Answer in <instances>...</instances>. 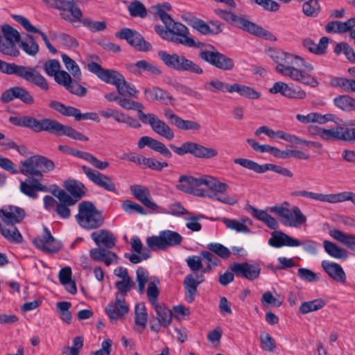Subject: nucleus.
<instances>
[{
    "label": "nucleus",
    "instance_id": "obj_1",
    "mask_svg": "<svg viewBox=\"0 0 355 355\" xmlns=\"http://www.w3.org/2000/svg\"><path fill=\"white\" fill-rule=\"evenodd\" d=\"M276 70L284 76L311 87L318 85V80L309 73L313 70L311 64L296 55L284 52L277 63Z\"/></svg>",
    "mask_w": 355,
    "mask_h": 355
},
{
    "label": "nucleus",
    "instance_id": "obj_2",
    "mask_svg": "<svg viewBox=\"0 0 355 355\" xmlns=\"http://www.w3.org/2000/svg\"><path fill=\"white\" fill-rule=\"evenodd\" d=\"M25 215V211L17 206L10 205L0 209V218L4 223H0V232L10 242H22L23 237L15 225L19 223Z\"/></svg>",
    "mask_w": 355,
    "mask_h": 355
},
{
    "label": "nucleus",
    "instance_id": "obj_3",
    "mask_svg": "<svg viewBox=\"0 0 355 355\" xmlns=\"http://www.w3.org/2000/svg\"><path fill=\"white\" fill-rule=\"evenodd\" d=\"M200 255L207 266L202 270L200 274L191 273L187 275L183 282L185 291L184 297L188 303L194 301L198 286L205 282L204 274L211 272L214 267L220 264V260L209 251H201Z\"/></svg>",
    "mask_w": 355,
    "mask_h": 355
},
{
    "label": "nucleus",
    "instance_id": "obj_4",
    "mask_svg": "<svg viewBox=\"0 0 355 355\" xmlns=\"http://www.w3.org/2000/svg\"><path fill=\"white\" fill-rule=\"evenodd\" d=\"M0 72L7 75H15L42 90L49 89L47 80L37 70L36 67L9 63L0 59Z\"/></svg>",
    "mask_w": 355,
    "mask_h": 355
},
{
    "label": "nucleus",
    "instance_id": "obj_5",
    "mask_svg": "<svg viewBox=\"0 0 355 355\" xmlns=\"http://www.w3.org/2000/svg\"><path fill=\"white\" fill-rule=\"evenodd\" d=\"M214 12L220 18L223 19L233 26L257 37H264L269 40H276V37L272 33L263 28L261 26H258L255 23L248 20L245 16L237 15L231 11L221 9H216Z\"/></svg>",
    "mask_w": 355,
    "mask_h": 355
},
{
    "label": "nucleus",
    "instance_id": "obj_6",
    "mask_svg": "<svg viewBox=\"0 0 355 355\" xmlns=\"http://www.w3.org/2000/svg\"><path fill=\"white\" fill-rule=\"evenodd\" d=\"M19 173L32 178L42 180L43 173H49L55 168L54 162L42 155H33L20 162Z\"/></svg>",
    "mask_w": 355,
    "mask_h": 355
},
{
    "label": "nucleus",
    "instance_id": "obj_7",
    "mask_svg": "<svg viewBox=\"0 0 355 355\" xmlns=\"http://www.w3.org/2000/svg\"><path fill=\"white\" fill-rule=\"evenodd\" d=\"M162 62L169 69L177 71H187L196 75L203 73L202 67L186 56L178 53H168L160 51L157 53Z\"/></svg>",
    "mask_w": 355,
    "mask_h": 355
},
{
    "label": "nucleus",
    "instance_id": "obj_8",
    "mask_svg": "<svg viewBox=\"0 0 355 355\" xmlns=\"http://www.w3.org/2000/svg\"><path fill=\"white\" fill-rule=\"evenodd\" d=\"M78 223L84 229L94 230L104 223L102 212L89 201H83L78 205V213L76 216Z\"/></svg>",
    "mask_w": 355,
    "mask_h": 355
},
{
    "label": "nucleus",
    "instance_id": "obj_9",
    "mask_svg": "<svg viewBox=\"0 0 355 355\" xmlns=\"http://www.w3.org/2000/svg\"><path fill=\"white\" fill-rule=\"evenodd\" d=\"M166 28L160 25L155 26V32L164 40L174 44L193 45V38L188 37L189 29L180 22H172L164 24Z\"/></svg>",
    "mask_w": 355,
    "mask_h": 355
},
{
    "label": "nucleus",
    "instance_id": "obj_10",
    "mask_svg": "<svg viewBox=\"0 0 355 355\" xmlns=\"http://www.w3.org/2000/svg\"><path fill=\"white\" fill-rule=\"evenodd\" d=\"M169 147L178 155L182 156L189 153L198 159H210L218 155L216 148L192 141L184 142L179 147L170 144Z\"/></svg>",
    "mask_w": 355,
    "mask_h": 355
},
{
    "label": "nucleus",
    "instance_id": "obj_11",
    "mask_svg": "<svg viewBox=\"0 0 355 355\" xmlns=\"http://www.w3.org/2000/svg\"><path fill=\"white\" fill-rule=\"evenodd\" d=\"M182 236L177 232L163 230L158 236H152L146 239V244L150 250L156 251L165 250L170 247L178 246L182 242Z\"/></svg>",
    "mask_w": 355,
    "mask_h": 355
},
{
    "label": "nucleus",
    "instance_id": "obj_12",
    "mask_svg": "<svg viewBox=\"0 0 355 355\" xmlns=\"http://www.w3.org/2000/svg\"><path fill=\"white\" fill-rule=\"evenodd\" d=\"M270 211L279 217L281 223L285 226L300 227L306 222V216L297 206H293L291 209L274 206L270 207Z\"/></svg>",
    "mask_w": 355,
    "mask_h": 355
},
{
    "label": "nucleus",
    "instance_id": "obj_13",
    "mask_svg": "<svg viewBox=\"0 0 355 355\" xmlns=\"http://www.w3.org/2000/svg\"><path fill=\"white\" fill-rule=\"evenodd\" d=\"M211 51H204L198 54V58L217 69L223 71H231L234 67V60L221 53L213 45H209Z\"/></svg>",
    "mask_w": 355,
    "mask_h": 355
},
{
    "label": "nucleus",
    "instance_id": "obj_14",
    "mask_svg": "<svg viewBox=\"0 0 355 355\" xmlns=\"http://www.w3.org/2000/svg\"><path fill=\"white\" fill-rule=\"evenodd\" d=\"M234 162L257 173H263L268 171H272L288 178H292L293 176V173L288 168L273 164H265L260 165L252 160L245 158L234 159Z\"/></svg>",
    "mask_w": 355,
    "mask_h": 355
},
{
    "label": "nucleus",
    "instance_id": "obj_15",
    "mask_svg": "<svg viewBox=\"0 0 355 355\" xmlns=\"http://www.w3.org/2000/svg\"><path fill=\"white\" fill-rule=\"evenodd\" d=\"M178 182L180 184L175 187L177 189L197 197H205L206 196L205 191L200 187L204 185L205 175L194 178L183 175L179 178Z\"/></svg>",
    "mask_w": 355,
    "mask_h": 355
},
{
    "label": "nucleus",
    "instance_id": "obj_16",
    "mask_svg": "<svg viewBox=\"0 0 355 355\" xmlns=\"http://www.w3.org/2000/svg\"><path fill=\"white\" fill-rule=\"evenodd\" d=\"M87 67L90 72L95 74L101 80L114 85L117 90H120V81L123 76L119 72L112 69H105L93 61L89 62Z\"/></svg>",
    "mask_w": 355,
    "mask_h": 355
},
{
    "label": "nucleus",
    "instance_id": "obj_17",
    "mask_svg": "<svg viewBox=\"0 0 355 355\" xmlns=\"http://www.w3.org/2000/svg\"><path fill=\"white\" fill-rule=\"evenodd\" d=\"M46 132L58 136L66 135L73 139L88 141V137L71 126L64 125L56 120L48 119Z\"/></svg>",
    "mask_w": 355,
    "mask_h": 355
},
{
    "label": "nucleus",
    "instance_id": "obj_18",
    "mask_svg": "<svg viewBox=\"0 0 355 355\" xmlns=\"http://www.w3.org/2000/svg\"><path fill=\"white\" fill-rule=\"evenodd\" d=\"M141 121L144 124L149 125L156 134L167 140L171 141L174 138L175 135L173 130L155 114L150 113L142 114Z\"/></svg>",
    "mask_w": 355,
    "mask_h": 355
},
{
    "label": "nucleus",
    "instance_id": "obj_19",
    "mask_svg": "<svg viewBox=\"0 0 355 355\" xmlns=\"http://www.w3.org/2000/svg\"><path fill=\"white\" fill-rule=\"evenodd\" d=\"M15 98L28 105H33L35 101L31 94L21 86H15L6 89L2 92L0 101L3 103H8Z\"/></svg>",
    "mask_w": 355,
    "mask_h": 355
},
{
    "label": "nucleus",
    "instance_id": "obj_20",
    "mask_svg": "<svg viewBox=\"0 0 355 355\" xmlns=\"http://www.w3.org/2000/svg\"><path fill=\"white\" fill-rule=\"evenodd\" d=\"M48 119L38 120L31 116H10L9 121L15 125L31 129L35 132L45 131Z\"/></svg>",
    "mask_w": 355,
    "mask_h": 355
},
{
    "label": "nucleus",
    "instance_id": "obj_21",
    "mask_svg": "<svg viewBox=\"0 0 355 355\" xmlns=\"http://www.w3.org/2000/svg\"><path fill=\"white\" fill-rule=\"evenodd\" d=\"M81 168L88 179L93 183L106 191H116L115 184L110 177L85 165L82 166Z\"/></svg>",
    "mask_w": 355,
    "mask_h": 355
},
{
    "label": "nucleus",
    "instance_id": "obj_22",
    "mask_svg": "<svg viewBox=\"0 0 355 355\" xmlns=\"http://www.w3.org/2000/svg\"><path fill=\"white\" fill-rule=\"evenodd\" d=\"M35 245L46 252H57L61 248L60 243L57 241L51 234L49 230L44 227V234L33 240Z\"/></svg>",
    "mask_w": 355,
    "mask_h": 355
},
{
    "label": "nucleus",
    "instance_id": "obj_23",
    "mask_svg": "<svg viewBox=\"0 0 355 355\" xmlns=\"http://www.w3.org/2000/svg\"><path fill=\"white\" fill-rule=\"evenodd\" d=\"M128 311L129 308L125 298L116 296H115L114 302H110L105 308V311L112 322H116L118 320L122 319Z\"/></svg>",
    "mask_w": 355,
    "mask_h": 355
},
{
    "label": "nucleus",
    "instance_id": "obj_24",
    "mask_svg": "<svg viewBox=\"0 0 355 355\" xmlns=\"http://www.w3.org/2000/svg\"><path fill=\"white\" fill-rule=\"evenodd\" d=\"M146 146H148L151 150L159 153L166 159H171L172 157V153L166 146L164 143L153 137L149 136H143L139 139L137 143L138 148L142 149Z\"/></svg>",
    "mask_w": 355,
    "mask_h": 355
},
{
    "label": "nucleus",
    "instance_id": "obj_25",
    "mask_svg": "<svg viewBox=\"0 0 355 355\" xmlns=\"http://www.w3.org/2000/svg\"><path fill=\"white\" fill-rule=\"evenodd\" d=\"M232 271L239 277H243L249 280L257 279L260 274V268L257 265L248 263H234L231 267Z\"/></svg>",
    "mask_w": 355,
    "mask_h": 355
},
{
    "label": "nucleus",
    "instance_id": "obj_26",
    "mask_svg": "<svg viewBox=\"0 0 355 355\" xmlns=\"http://www.w3.org/2000/svg\"><path fill=\"white\" fill-rule=\"evenodd\" d=\"M55 196L59 200V202L55 207V211L58 215L63 218H69L71 216L70 206L76 204V200H73L71 196L64 190H59L58 193H54Z\"/></svg>",
    "mask_w": 355,
    "mask_h": 355
},
{
    "label": "nucleus",
    "instance_id": "obj_27",
    "mask_svg": "<svg viewBox=\"0 0 355 355\" xmlns=\"http://www.w3.org/2000/svg\"><path fill=\"white\" fill-rule=\"evenodd\" d=\"M268 244L274 248H281L282 246L298 247L302 245V243L297 239L290 236L282 232H273L271 238L268 240Z\"/></svg>",
    "mask_w": 355,
    "mask_h": 355
},
{
    "label": "nucleus",
    "instance_id": "obj_28",
    "mask_svg": "<svg viewBox=\"0 0 355 355\" xmlns=\"http://www.w3.org/2000/svg\"><path fill=\"white\" fill-rule=\"evenodd\" d=\"M91 237L96 245L107 250L113 248L116 241V238L113 233L107 230L94 232L91 234Z\"/></svg>",
    "mask_w": 355,
    "mask_h": 355
},
{
    "label": "nucleus",
    "instance_id": "obj_29",
    "mask_svg": "<svg viewBox=\"0 0 355 355\" xmlns=\"http://www.w3.org/2000/svg\"><path fill=\"white\" fill-rule=\"evenodd\" d=\"M41 180L35 178H26L24 181L21 182L19 189L24 195L31 198L37 197V191H48L47 187L40 182Z\"/></svg>",
    "mask_w": 355,
    "mask_h": 355
},
{
    "label": "nucleus",
    "instance_id": "obj_30",
    "mask_svg": "<svg viewBox=\"0 0 355 355\" xmlns=\"http://www.w3.org/2000/svg\"><path fill=\"white\" fill-rule=\"evenodd\" d=\"M130 191L133 196L146 207L154 211L158 208V206L151 199L150 192L146 187L134 184L130 187Z\"/></svg>",
    "mask_w": 355,
    "mask_h": 355
},
{
    "label": "nucleus",
    "instance_id": "obj_31",
    "mask_svg": "<svg viewBox=\"0 0 355 355\" xmlns=\"http://www.w3.org/2000/svg\"><path fill=\"white\" fill-rule=\"evenodd\" d=\"M220 220L227 228L244 234L250 233L249 226L253 223L252 220L247 216L241 217L239 220L223 217Z\"/></svg>",
    "mask_w": 355,
    "mask_h": 355
},
{
    "label": "nucleus",
    "instance_id": "obj_32",
    "mask_svg": "<svg viewBox=\"0 0 355 355\" xmlns=\"http://www.w3.org/2000/svg\"><path fill=\"white\" fill-rule=\"evenodd\" d=\"M321 266L329 277L335 282L341 284L346 282V274L340 264L324 260L322 261Z\"/></svg>",
    "mask_w": 355,
    "mask_h": 355
},
{
    "label": "nucleus",
    "instance_id": "obj_33",
    "mask_svg": "<svg viewBox=\"0 0 355 355\" xmlns=\"http://www.w3.org/2000/svg\"><path fill=\"white\" fill-rule=\"evenodd\" d=\"M62 80L59 85H62L70 93L78 96H85L87 92L86 87L78 83V80H72L69 73H63Z\"/></svg>",
    "mask_w": 355,
    "mask_h": 355
},
{
    "label": "nucleus",
    "instance_id": "obj_34",
    "mask_svg": "<svg viewBox=\"0 0 355 355\" xmlns=\"http://www.w3.org/2000/svg\"><path fill=\"white\" fill-rule=\"evenodd\" d=\"M89 256L94 261H103L107 266L116 262L119 259L118 256L114 252L101 247L91 249L89 250Z\"/></svg>",
    "mask_w": 355,
    "mask_h": 355
},
{
    "label": "nucleus",
    "instance_id": "obj_35",
    "mask_svg": "<svg viewBox=\"0 0 355 355\" xmlns=\"http://www.w3.org/2000/svg\"><path fill=\"white\" fill-rule=\"evenodd\" d=\"M246 210L250 212L253 217L263 222L269 228L277 230L279 227L277 221L272 216L268 214L266 211L260 210L252 205H248Z\"/></svg>",
    "mask_w": 355,
    "mask_h": 355
},
{
    "label": "nucleus",
    "instance_id": "obj_36",
    "mask_svg": "<svg viewBox=\"0 0 355 355\" xmlns=\"http://www.w3.org/2000/svg\"><path fill=\"white\" fill-rule=\"evenodd\" d=\"M332 140L355 143V128L342 125L333 128Z\"/></svg>",
    "mask_w": 355,
    "mask_h": 355
},
{
    "label": "nucleus",
    "instance_id": "obj_37",
    "mask_svg": "<svg viewBox=\"0 0 355 355\" xmlns=\"http://www.w3.org/2000/svg\"><path fill=\"white\" fill-rule=\"evenodd\" d=\"M329 39L327 37L320 38L319 43H315L311 38L306 37L302 40V46L310 52L316 55L325 53Z\"/></svg>",
    "mask_w": 355,
    "mask_h": 355
},
{
    "label": "nucleus",
    "instance_id": "obj_38",
    "mask_svg": "<svg viewBox=\"0 0 355 355\" xmlns=\"http://www.w3.org/2000/svg\"><path fill=\"white\" fill-rule=\"evenodd\" d=\"M64 187L70 193L71 198L76 200V203L85 194V185L77 180H69L64 182Z\"/></svg>",
    "mask_w": 355,
    "mask_h": 355
},
{
    "label": "nucleus",
    "instance_id": "obj_39",
    "mask_svg": "<svg viewBox=\"0 0 355 355\" xmlns=\"http://www.w3.org/2000/svg\"><path fill=\"white\" fill-rule=\"evenodd\" d=\"M329 235L349 250L355 252V234H347L338 229H333L329 231Z\"/></svg>",
    "mask_w": 355,
    "mask_h": 355
},
{
    "label": "nucleus",
    "instance_id": "obj_40",
    "mask_svg": "<svg viewBox=\"0 0 355 355\" xmlns=\"http://www.w3.org/2000/svg\"><path fill=\"white\" fill-rule=\"evenodd\" d=\"M44 70L45 73L51 77H53L55 81L60 84V83L62 80V75L63 73H67L64 70H60V64L57 60H49L46 61L43 66Z\"/></svg>",
    "mask_w": 355,
    "mask_h": 355
},
{
    "label": "nucleus",
    "instance_id": "obj_41",
    "mask_svg": "<svg viewBox=\"0 0 355 355\" xmlns=\"http://www.w3.org/2000/svg\"><path fill=\"white\" fill-rule=\"evenodd\" d=\"M135 315V323L137 326L135 330L139 333H141L146 327L148 320V313L144 304H136Z\"/></svg>",
    "mask_w": 355,
    "mask_h": 355
},
{
    "label": "nucleus",
    "instance_id": "obj_42",
    "mask_svg": "<svg viewBox=\"0 0 355 355\" xmlns=\"http://www.w3.org/2000/svg\"><path fill=\"white\" fill-rule=\"evenodd\" d=\"M233 92H236L241 96L250 99H258L261 97V93L256 91L254 88L239 83H234L231 85L230 93Z\"/></svg>",
    "mask_w": 355,
    "mask_h": 355
},
{
    "label": "nucleus",
    "instance_id": "obj_43",
    "mask_svg": "<svg viewBox=\"0 0 355 355\" xmlns=\"http://www.w3.org/2000/svg\"><path fill=\"white\" fill-rule=\"evenodd\" d=\"M131 69L134 73H137L148 71L151 74L156 76L162 74V70L157 66L145 60L137 61L131 66Z\"/></svg>",
    "mask_w": 355,
    "mask_h": 355
},
{
    "label": "nucleus",
    "instance_id": "obj_44",
    "mask_svg": "<svg viewBox=\"0 0 355 355\" xmlns=\"http://www.w3.org/2000/svg\"><path fill=\"white\" fill-rule=\"evenodd\" d=\"M144 96L149 101H171L173 99L171 95L158 87L145 88Z\"/></svg>",
    "mask_w": 355,
    "mask_h": 355
},
{
    "label": "nucleus",
    "instance_id": "obj_45",
    "mask_svg": "<svg viewBox=\"0 0 355 355\" xmlns=\"http://www.w3.org/2000/svg\"><path fill=\"white\" fill-rule=\"evenodd\" d=\"M51 108L55 110L65 116H73L77 121L79 109L73 106H67L58 101H51L49 103Z\"/></svg>",
    "mask_w": 355,
    "mask_h": 355
},
{
    "label": "nucleus",
    "instance_id": "obj_46",
    "mask_svg": "<svg viewBox=\"0 0 355 355\" xmlns=\"http://www.w3.org/2000/svg\"><path fill=\"white\" fill-rule=\"evenodd\" d=\"M156 313L157 319L160 325L163 327H168L172 319V312L170 309L165 306L164 304H157L153 306Z\"/></svg>",
    "mask_w": 355,
    "mask_h": 355
},
{
    "label": "nucleus",
    "instance_id": "obj_47",
    "mask_svg": "<svg viewBox=\"0 0 355 355\" xmlns=\"http://www.w3.org/2000/svg\"><path fill=\"white\" fill-rule=\"evenodd\" d=\"M323 245L325 252L331 257L340 259H346L348 257L347 250L338 246L336 243L324 241Z\"/></svg>",
    "mask_w": 355,
    "mask_h": 355
},
{
    "label": "nucleus",
    "instance_id": "obj_48",
    "mask_svg": "<svg viewBox=\"0 0 355 355\" xmlns=\"http://www.w3.org/2000/svg\"><path fill=\"white\" fill-rule=\"evenodd\" d=\"M12 17L19 24H21L24 28L28 32L34 33H38L41 35L44 44L49 42L46 35L43 33L42 31H40L38 28L33 26L29 20L24 17V16L19 15H12Z\"/></svg>",
    "mask_w": 355,
    "mask_h": 355
},
{
    "label": "nucleus",
    "instance_id": "obj_49",
    "mask_svg": "<svg viewBox=\"0 0 355 355\" xmlns=\"http://www.w3.org/2000/svg\"><path fill=\"white\" fill-rule=\"evenodd\" d=\"M18 45L26 54L31 56L36 55L39 51V45L31 35H27L24 40H21Z\"/></svg>",
    "mask_w": 355,
    "mask_h": 355
},
{
    "label": "nucleus",
    "instance_id": "obj_50",
    "mask_svg": "<svg viewBox=\"0 0 355 355\" xmlns=\"http://www.w3.org/2000/svg\"><path fill=\"white\" fill-rule=\"evenodd\" d=\"M325 305V302L322 298L315 299L313 300L303 302L299 308V311L302 314L316 311L321 309Z\"/></svg>",
    "mask_w": 355,
    "mask_h": 355
},
{
    "label": "nucleus",
    "instance_id": "obj_51",
    "mask_svg": "<svg viewBox=\"0 0 355 355\" xmlns=\"http://www.w3.org/2000/svg\"><path fill=\"white\" fill-rule=\"evenodd\" d=\"M231 85L227 83L218 79L211 80L204 84V89L212 92H229L230 93Z\"/></svg>",
    "mask_w": 355,
    "mask_h": 355
},
{
    "label": "nucleus",
    "instance_id": "obj_52",
    "mask_svg": "<svg viewBox=\"0 0 355 355\" xmlns=\"http://www.w3.org/2000/svg\"><path fill=\"white\" fill-rule=\"evenodd\" d=\"M1 38L14 42L15 44H19L20 42L21 36L19 33L13 27L8 24H4L1 26Z\"/></svg>",
    "mask_w": 355,
    "mask_h": 355
},
{
    "label": "nucleus",
    "instance_id": "obj_53",
    "mask_svg": "<svg viewBox=\"0 0 355 355\" xmlns=\"http://www.w3.org/2000/svg\"><path fill=\"white\" fill-rule=\"evenodd\" d=\"M334 103L337 107L342 110H355V98L348 95H342L334 98Z\"/></svg>",
    "mask_w": 355,
    "mask_h": 355
},
{
    "label": "nucleus",
    "instance_id": "obj_54",
    "mask_svg": "<svg viewBox=\"0 0 355 355\" xmlns=\"http://www.w3.org/2000/svg\"><path fill=\"white\" fill-rule=\"evenodd\" d=\"M204 185L216 193H224L229 188L226 183L221 182L210 175H205Z\"/></svg>",
    "mask_w": 355,
    "mask_h": 355
},
{
    "label": "nucleus",
    "instance_id": "obj_55",
    "mask_svg": "<svg viewBox=\"0 0 355 355\" xmlns=\"http://www.w3.org/2000/svg\"><path fill=\"white\" fill-rule=\"evenodd\" d=\"M119 105L123 109L128 110H136L137 112V116L139 120H141V117L142 114H146L142 109L144 108V105L137 101H135L130 98H128L125 97H121L119 100Z\"/></svg>",
    "mask_w": 355,
    "mask_h": 355
},
{
    "label": "nucleus",
    "instance_id": "obj_56",
    "mask_svg": "<svg viewBox=\"0 0 355 355\" xmlns=\"http://www.w3.org/2000/svg\"><path fill=\"white\" fill-rule=\"evenodd\" d=\"M156 10L157 15L162 21L164 24H169L170 23L175 22L171 15L166 13L167 11L171 10V6L168 3H164L162 4H157L154 6Z\"/></svg>",
    "mask_w": 355,
    "mask_h": 355
},
{
    "label": "nucleus",
    "instance_id": "obj_57",
    "mask_svg": "<svg viewBox=\"0 0 355 355\" xmlns=\"http://www.w3.org/2000/svg\"><path fill=\"white\" fill-rule=\"evenodd\" d=\"M62 60L66 69L72 74L74 78L80 80L81 71L76 62L66 54L62 55Z\"/></svg>",
    "mask_w": 355,
    "mask_h": 355
},
{
    "label": "nucleus",
    "instance_id": "obj_58",
    "mask_svg": "<svg viewBox=\"0 0 355 355\" xmlns=\"http://www.w3.org/2000/svg\"><path fill=\"white\" fill-rule=\"evenodd\" d=\"M173 87L177 92L191 96L196 100L200 101L202 99V95L201 93L186 85L175 82L173 84Z\"/></svg>",
    "mask_w": 355,
    "mask_h": 355
},
{
    "label": "nucleus",
    "instance_id": "obj_59",
    "mask_svg": "<svg viewBox=\"0 0 355 355\" xmlns=\"http://www.w3.org/2000/svg\"><path fill=\"white\" fill-rule=\"evenodd\" d=\"M320 5L318 0H309L302 5L303 13L307 17H317L320 13Z\"/></svg>",
    "mask_w": 355,
    "mask_h": 355
},
{
    "label": "nucleus",
    "instance_id": "obj_60",
    "mask_svg": "<svg viewBox=\"0 0 355 355\" xmlns=\"http://www.w3.org/2000/svg\"><path fill=\"white\" fill-rule=\"evenodd\" d=\"M334 53L336 55L343 53L349 62L355 63V51L347 43L340 42L337 44L334 48Z\"/></svg>",
    "mask_w": 355,
    "mask_h": 355
},
{
    "label": "nucleus",
    "instance_id": "obj_61",
    "mask_svg": "<svg viewBox=\"0 0 355 355\" xmlns=\"http://www.w3.org/2000/svg\"><path fill=\"white\" fill-rule=\"evenodd\" d=\"M133 285L134 283L132 282L131 278L121 279V281L116 282L115 283V287L117 289L116 296L125 298L127 293L132 289Z\"/></svg>",
    "mask_w": 355,
    "mask_h": 355
},
{
    "label": "nucleus",
    "instance_id": "obj_62",
    "mask_svg": "<svg viewBox=\"0 0 355 355\" xmlns=\"http://www.w3.org/2000/svg\"><path fill=\"white\" fill-rule=\"evenodd\" d=\"M58 311L59 313L60 319L67 323L71 324L72 321V316L69 311L71 304L69 302H59L56 304Z\"/></svg>",
    "mask_w": 355,
    "mask_h": 355
},
{
    "label": "nucleus",
    "instance_id": "obj_63",
    "mask_svg": "<svg viewBox=\"0 0 355 355\" xmlns=\"http://www.w3.org/2000/svg\"><path fill=\"white\" fill-rule=\"evenodd\" d=\"M309 132L312 135L319 136L324 141L332 140L333 128L324 129L315 125H311L308 127Z\"/></svg>",
    "mask_w": 355,
    "mask_h": 355
},
{
    "label": "nucleus",
    "instance_id": "obj_64",
    "mask_svg": "<svg viewBox=\"0 0 355 355\" xmlns=\"http://www.w3.org/2000/svg\"><path fill=\"white\" fill-rule=\"evenodd\" d=\"M83 347V338L81 336H76L73 340L72 346H64L62 352L67 355H79L80 350Z\"/></svg>",
    "mask_w": 355,
    "mask_h": 355
}]
</instances>
